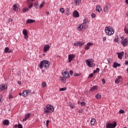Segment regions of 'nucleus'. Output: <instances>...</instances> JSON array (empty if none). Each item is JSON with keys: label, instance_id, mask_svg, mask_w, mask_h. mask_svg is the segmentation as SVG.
I'll return each instance as SVG.
<instances>
[{"label": "nucleus", "instance_id": "1", "mask_svg": "<svg viewBox=\"0 0 128 128\" xmlns=\"http://www.w3.org/2000/svg\"><path fill=\"white\" fill-rule=\"evenodd\" d=\"M50 61L48 60H43L40 62L39 68L41 70H42L44 68L45 70H48L50 68Z\"/></svg>", "mask_w": 128, "mask_h": 128}, {"label": "nucleus", "instance_id": "2", "mask_svg": "<svg viewBox=\"0 0 128 128\" xmlns=\"http://www.w3.org/2000/svg\"><path fill=\"white\" fill-rule=\"evenodd\" d=\"M54 106L50 104H48L44 108V112L46 114H52L54 112Z\"/></svg>", "mask_w": 128, "mask_h": 128}, {"label": "nucleus", "instance_id": "3", "mask_svg": "<svg viewBox=\"0 0 128 128\" xmlns=\"http://www.w3.org/2000/svg\"><path fill=\"white\" fill-rule=\"evenodd\" d=\"M105 32L107 36H112V34H114V28L110 26H106L105 28Z\"/></svg>", "mask_w": 128, "mask_h": 128}, {"label": "nucleus", "instance_id": "4", "mask_svg": "<svg viewBox=\"0 0 128 128\" xmlns=\"http://www.w3.org/2000/svg\"><path fill=\"white\" fill-rule=\"evenodd\" d=\"M106 128H114L116 126V122H114V123H109L106 124Z\"/></svg>", "mask_w": 128, "mask_h": 128}, {"label": "nucleus", "instance_id": "5", "mask_svg": "<svg viewBox=\"0 0 128 128\" xmlns=\"http://www.w3.org/2000/svg\"><path fill=\"white\" fill-rule=\"evenodd\" d=\"M34 0H28L26 2V4H28V8H32V6H34V3H32V2H34Z\"/></svg>", "mask_w": 128, "mask_h": 128}, {"label": "nucleus", "instance_id": "6", "mask_svg": "<svg viewBox=\"0 0 128 128\" xmlns=\"http://www.w3.org/2000/svg\"><path fill=\"white\" fill-rule=\"evenodd\" d=\"M121 44L123 46H126L128 44V38H125L121 42Z\"/></svg>", "mask_w": 128, "mask_h": 128}, {"label": "nucleus", "instance_id": "7", "mask_svg": "<svg viewBox=\"0 0 128 128\" xmlns=\"http://www.w3.org/2000/svg\"><path fill=\"white\" fill-rule=\"evenodd\" d=\"M86 64H88V66L90 68H92V66H94V64L92 62H90V59H87L86 60Z\"/></svg>", "mask_w": 128, "mask_h": 128}, {"label": "nucleus", "instance_id": "8", "mask_svg": "<svg viewBox=\"0 0 128 128\" xmlns=\"http://www.w3.org/2000/svg\"><path fill=\"white\" fill-rule=\"evenodd\" d=\"M76 58L74 54H69L68 56V62H72V60Z\"/></svg>", "mask_w": 128, "mask_h": 128}, {"label": "nucleus", "instance_id": "9", "mask_svg": "<svg viewBox=\"0 0 128 128\" xmlns=\"http://www.w3.org/2000/svg\"><path fill=\"white\" fill-rule=\"evenodd\" d=\"M84 44V42H76L74 44V46H82L83 44Z\"/></svg>", "mask_w": 128, "mask_h": 128}, {"label": "nucleus", "instance_id": "10", "mask_svg": "<svg viewBox=\"0 0 128 128\" xmlns=\"http://www.w3.org/2000/svg\"><path fill=\"white\" fill-rule=\"evenodd\" d=\"M73 18H80V13L77 10H74L72 14Z\"/></svg>", "mask_w": 128, "mask_h": 128}, {"label": "nucleus", "instance_id": "11", "mask_svg": "<svg viewBox=\"0 0 128 128\" xmlns=\"http://www.w3.org/2000/svg\"><path fill=\"white\" fill-rule=\"evenodd\" d=\"M62 74L64 76V78H70V74L66 72L62 71Z\"/></svg>", "mask_w": 128, "mask_h": 128}, {"label": "nucleus", "instance_id": "12", "mask_svg": "<svg viewBox=\"0 0 128 128\" xmlns=\"http://www.w3.org/2000/svg\"><path fill=\"white\" fill-rule=\"evenodd\" d=\"M117 54L118 56V58L122 60V56H124V52H117Z\"/></svg>", "mask_w": 128, "mask_h": 128}, {"label": "nucleus", "instance_id": "13", "mask_svg": "<svg viewBox=\"0 0 128 128\" xmlns=\"http://www.w3.org/2000/svg\"><path fill=\"white\" fill-rule=\"evenodd\" d=\"M50 48V45L49 44H46L44 46V52H46Z\"/></svg>", "mask_w": 128, "mask_h": 128}, {"label": "nucleus", "instance_id": "14", "mask_svg": "<svg viewBox=\"0 0 128 128\" xmlns=\"http://www.w3.org/2000/svg\"><path fill=\"white\" fill-rule=\"evenodd\" d=\"M8 88V86H6L4 84H2L0 86V90H6Z\"/></svg>", "mask_w": 128, "mask_h": 128}, {"label": "nucleus", "instance_id": "15", "mask_svg": "<svg viewBox=\"0 0 128 128\" xmlns=\"http://www.w3.org/2000/svg\"><path fill=\"white\" fill-rule=\"evenodd\" d=\"M33 22H36V20H32V19H28L26 21V24H33Z\"/></svg>", "mask_w": 128, "mask_h": 128}, {"label": "nucleus", "instance_id": "16", "mask_svg": "<svg viewBox=\"0 0 128 128\" xmlns=\"http://www.w3.org/2000/svg\"><path fill=\"white\" fill-rule=\"evenodd\" d=\"M90 46H92V42H88L87 44V45L85 46V50H88L90 49Z\"/></svg>", "mask_w": 128, "mask_h": 128}, {"label": "nucleus", "instance_id": "17", "mask_svg": "<svg viewBox=\"0 0 128 128\" xmlns=\"http://www.w3.org/2000/svg\"><path fill=\"white\" fill-rule=\"evenodd\" d=\"M98 86H94L90 88V92H94V90H98Z\"/></svg>", "mask_w": 128, "mask_h": 128}, {"label": "nucleus", "instance_id": "18", "mask_svg": "<svg viewBox=\"0 0 128 128\" xmlns=\"http://www.w3.org/2000/svg\"><path fill=\"white\" fill-rule=\"evenodd\" d=\"M30 92V90H25L24 92H22V96H28V93Z\"/></svg>", "mask_w": 128, "mask_h": 128}, {"label": "nucleus", "instance_id": "19", "mask_svg": "<svg viewBox=\"0 0 128 128\" xmlns=\"http://www.w3.org/2000/svg\"><path fill=\"white\" fill-rule=\"evenodd\" d=\"M112 66L114 68H116L118 66H120V64L114 62Z\"/></svg>", "mask_w": 128, "mask_h": 128}, {"label": "nucleus", "instance_id": "20", "mask_svg": "<svg viewBox=\"0 0 128 128\" xmlns=\"http://www.w3.org/2000/svg\"><path fill=\"white\" fill-rule=\"evenodd\" d=\"M96 11L98 12H100L102 10V8L100 6H97L96 8Z\"/></svg>", "mask_w": 128, "mask_h": 128}, {"label": "nucleus", "instance_id": "21", "mask_svg": "<svg viewBox=\"0 0 128 128\" xmlns=\"http://www.w3.org/2000/svg\"><path fill=\"white\" fill-rule=\"evenodd\" d=\"M78 30L80 32L82 29H84V26H82V24H80L78 25L77 27Z\"/></svg>", "mask_w": 128, "mask_h": 128}, {"label": "nucleus", "instance_id": "22", "mask_svg": "<svg viewBox=\"0 0 128 128\" xmlns=\"http://www.w3.org/2000/svg\"><path fill=\"white\" fill-rule=\"evenodd\" d=\"M3 124L4 126H8L10 124V121L8 120H5L3 122Z\"/></svg>", "mask_w": 128, "mask_h": 128}, {"label": "nucleus", "instance_id": "23", "mask_svg": "<svg viewBox=\"0 0 128 128\" xmlns=\"http://www.w3.org/2000/svg\"><path fill=\"white\" fill-rule=\"evenodd\" d=\"M4 52H6V54H10V48L6 47L4 49Z\"/></svg>", "mask_w": 128, "mask_h": 128}, {"label": "nucleus", "instance_id": "24", "mask_svg": "<svg viewBox=\"0 0 128 128\" xmlns=\"http://www.w3.org/2000/svg\"><path fill=\"white\" fill-rule=\"evenodd\" d=\"M110 6V4H106L104 8V12H107L108 9V8Z\"/></svg>", "mask_w": 128, "mask_h": 128}, {"label": "nucleus", "instance_id": "25", "mask_svg": "<svg viewBox=\"0 0 128 128\" xmlns=\"http://www.w3.org/2000/svg\"><path fill=\"white\" fill-rule=\"evenodd\" d=\"M34 8H38V2H34Z\"/></svg>", "mask_w": 128, "mask_h": 128}, {"label": "nucleus", "instance_id": "26", "mask_svg": "<svg viewBox=\"0 0 128 128\" xmlns=\"http://www.w3.org/2000/svg\"><path fill=\"white\" fill-rule=\"evenodd\" d=\"M118 36H116L115 39L114 40V42H117L118 44H120V41L118 40Z\"/></svg>", "mask_w": 128, "mask_h": 128}, {"label": "nucleus", "instance_id": "27", "mask_svg": "<svg viewBox=\"0 0 128 128\" xmlns=\"http://www.w3.org/2000/svg\"><path fill=\"white\" fill-rule=\"evenodd\" d=\"M22 34L24 36H28V31L26 30H24L22 31Z\"/></svg>", "mask_w": 128, "mask_h": 128}, {"label": "nucleus", "instance_id": "28", "mask_svg": "<svg viewBox=\"0 0 128 128\" xmlns=\"http://www.w3.org/2000/svg\"><path fill=\"white\" fill-rule=\"evenodd\" d=\"M96 98H97V100H100V99L102 98V95H100V94H97L96 96Z\"/></svg>", "mask_w": 128, "mask_h": 128}, {"label": "nucleus", "instance_id": "29", "mask_svg": "<svg viewBox=\"0 0 128 128\" xmlns=\"http://www.w3.org/2000/svg\"><path fill=\"white\" fill-rule=\"evenodd\" d=\"M16 8H18V5L16 4H14L13 6V10L14 12H16Z\"/></svg>", "mask_w": 128, "mask_h": 128}, {"label": "nucleus", "instance_id": "30", "mask_svg": "<svg viewBox=\"0 0 128 128\" xmlns=\"http://www.w3.org/2000/svg\"><path fill=\"white\" fill-rule=\"evenodd\" d=\"M80 0H75L74 3L76 6H78L80 4Z\"/></svg>", "mask_w": 128, "mask_h": 128}, {"label": "nucleus", "instance_id": "31", "mask_svg": "<svg viewBox=\"0 0 128 128\" xmlns=\"http://www.w3.org/2000/svg\"><path fill=\"white\" fill-rule=\"evenodd\" d=\"M96 122V119L92 118L90 120L91 124L93 125Z\"/></svg>", "mask_w": 128, "mask_h": 128}, {"label": "nucleus", "instance_id": "32", "mask_svg": "<svg viewBox=\"0 0 128 128\" xmlns=\"http://www.w3.org/2000/svg\"><path fill=\"white\" fill-rule=\"evenodd\" d=\"M42 88H46V82H42Z\"/></svg>", "mask_w": 128, "mask_h": 128}, {"label": "nucleus", "instance_id": "33", "mask_svg": "<svg viewBox=\"0 0 128 128\" xmlns=\"http://www.w3.org/2000/svg\"><path fill=\"white\" fill-rule=\"evenodd\" d=\"M25 118H26L27 119L30 118V113H28L25 115Z\"/></svg>", "mask_w": 128, "mask_h": 128}, {"label": "nucleus", "instance_id": "34", "mask_svg": "<svg viewBox=\"0 0 128 128\" xmlns=\"http://www.w3.org/2000/svg\"><path fill=\"white\" fill-rule=\"evenodd\" d=\"M82 26H83V29L87 28H88V24H82Z\"/></svg>", "mask_w": 128, "mask_h": 128}, {"label": "nucleus", "instance_id": "35", "mask_svg": "<svg viewBox=\"0 0 128 128\" xmlns=\"http://www.w3.org/2000/svg\"><path fill=\"white\" fill-rule=\"evenodd\" d=\"M124 32L125 34H128V29L126 28V26H124Z\"/></svg>", "mask_w": 128, "mask_h": 128}, {"label": "nucleus", "instance_id": "36", "mask_svg": "<svg viewBox=\"0 0 128 128\" xmlns=\"http://www.w3.org/2000/svg\"><path fill=\"white\" fill-rule=\"evenodd\" d=\"M98 72H100V68H96V69L93 72V74H96Z\"/></svg>", "mask_w": 128, "mask_h": 128}, {"label": "nucleus", "instance_id": "37", "mask_svg": "<svg viewBox=\"0 0 128 128\" xmlns=\"http://www.w3.org/2000/svg\"><path fill=\"white\" fill-rule=\"evenodd\" d=\"M64 90H66V87L64 88H60V92H64Z\"/></svg>", "mask_w": 128, "mask_h": 128}, {"label": "nucleus", "instance_id": "38", "mask_svg": "<svg viewBox=\"0 0 128 128\" xmlns=\"http://www.w3.org/2000/svg\"><path fill=\"white\" fill-rule=\"evenodd\" d=\"M69 106H70V108H76L74 105H72V103H70V102L69 103Z\"/></svg>", "mask_w": 128, "mask_h": 128}, {"label": "nucleus", "instance_id": "39", "mask_svg": "<svg viewBox=\"0 0 128 128\" xmlns=\"http://www.w3.org/2000/svg\"><path fill=\"white\" fill-rule=\"evenodd\" d=\"M28 11V8H24V9H23V12H26Z\"/></svg>", "mask_w": 128, "mask_h": 128}, {"label": "nucleus", "instance_id": "40", "mask_svg": "<svg viewBox=\"0 0 128 128\" xmlns=\"http://www.w3.org/2000/svg\"><path fill=\"white\" fill-rule=\"evenodd\" d=\"M86 102H80V106H86Z\"/></svg>", "mask_w": 128, "mask_h": 128}, {"label": "nucleus", "instance_id": "41", "mask_svg": "<svg viewBox=\"0 0 128 128\" xmlns=\"http://www.w3.org/2000/svg\"><path fill=\"white\" fill-rule=\"evenodd\" d=\"M44 6V2H43L40 6V8H42Z\"/></svg>", "mask_w": 128, "mask_h": 128}, {"label": "nucleus", "instance_id": "42", "mask_svg": "<svg viewBox=\"0 0 128 128\" xmlns=\"http://www.w3.org/2000/svg\"><path fill=\"white\" fill-rule=\"evenodd\" d=\"M115 84H120V80L118 78H116L115 80Z\"/></svg>", "mask_w": 128, "mask_h": 128}, {"label": "nucleus", "instance_id": "43", "mask_svg": "<svg viewBox=\"0 0 128 128\" xmlns=\"http://www.w3.org/2000/svg\"><path fill=\"white\" fill-rule=\"evenodd\" d=\"M60 12H62V14H64V8H60Z\"/></svg>", "mask_w": 128, "mask_h": 128}, {"label": "nucleus", "instance_id": "44", "mask_svg": "<svg viewBox=\"0 0 128 128\" xmlns=\"http://www.w3.org/2000/svg\"><path fill=\"white\" fill-rule=\"evenodd\" d=\"M119 113L120 114H124V110L121 109L120 110Z\"/></svg>", "mask_w": 128, "mask_h": 128}, {"label": "nucleus", "instance_id": "45", "mask_svg": "<svg viewBox=\"0 0 128 128\" xmlns=\"http://www.w3.org/2000/svg\"><path fill=\"white\" fill-rule=\"evenodd\" d=\"M66 14L67 16H69L70 14V11L68 10V8H67L66 9Z\"/></svg>", "mask_w": 128, "mask_h": 128}, {"label": "nucleus", "instance_id": "46", "mask_svg": "<svg viewBox=\"0 0 128 128\" xmlns=\"http://www.w3.org/2000/svg\"><path fill=\"white\" fill-rule=\"evenodd\" d=\"M17 74H18V76H22V72L20 71V70L18 71L17 72Z\"/></svg>", "mask_w": 128, "mask_h": 128}, {"label": "nucleus", "instance_id": "47", "mask_svg": "<svg viewBox=\"0 0 128 128\" xmlns=\"http://www.w3.org/2000/svg\"><path fill=\"white\" fill-rule=\"evenodd\" d=\"M80 76V74L75 73L74 74V76Z\"/></svg>", "mask_w": 128, "mask_h": 128}, {"label": "nucleus", "instance_id": "48", "mask_svg": "<svg viewBox=\"0 0 128 128\" xmlns=\"http://www.w3.org/2000/svg\"><path fill=\"white\" fill-rule=\"evenodd\" d=\"M91 16L92 18H96V14H94V13H92Z\"/></svg>", "mask_w": 128, "mask_h": 128}, {"label": "nucleus", "instance_id": "49", "mask_svg": "<svg viewBox=\"0 0 128 128\" xmlns=\"http://www.w3.org/2000/svg\"><path fill=\"white\" fill-rule=\"evenodd\" d=\"M18 128H22V124H18Z\"/></svg>", "mask_w": 128, "mask_h": 128}, {"label": "nucleus", "instance_id": "50", "mask_svg": "<svg viewBox=\"0 0 128 128\" xmlns=\"http://www.w3.org/2000/svg\"><path fill=\"white\" fill-rule=\"evenodd\" d=\"M94 76V74H89L88 76V78H92Z\"/></svg>", "mask_w": 128, "mask_h": 128}, {"label": "nucleus", "instance_id": "51", "mask_svg": "<svg viewBox=\"0 0 128 128\" xmlns=\"http://www.w3.org/2000/svg\"><path fill=\"white\" fill-rule=\"evenodd\" d=\"M86 22H88V20L86 19H84L83 23L82 24H86Z\"/></svg>", "mask_w": 128, "mask_h": 128}, {"label": "nucleus", "instance_id": "52", "mask_svg": "<svg viewBox=\"0 0 128 128\" xmlns=\"http://www.w3.org/2000/svg\"><path fill=\"white\" fill-rule=\"evenodd\" d=\"M102 84H106V80L104 79H102Z\"/></svg>", "mask_w": 128, "mask_h": 128}, {"label": "nucleus", "instance_id": "53", "mask_svg": "<svg viewBox=\"0 0 128 128\" xmlns=\"http://www.w3.org/2000/svg\"><path fill=\"white\" fill-rule=\"evenodd\" d=\"M70 76H72V74H74V71L70 70Z\"/></svg>", "mask_w": 128, "mask_h": 128}, {"label": "nucleus", "instance_id": "54", "mask_svg": "<svg viewBox=\"0 0 128 128\" xmlns=\"http://www.w3.org/2000/svg\"><path fill=\"white\" fill-rule=\"evenodd\" d=\"M24 38H25V40H28V35H24Z\"/></svg>", "mask_w": 128, "mask_h": 128}, {"label": "nucleus", "instance_id": "55", "mask_svg": "<svg viewBox=\"0 0 128 128\" xmlns=\"http://www.w3.org/2000/svg\"><path fill=\"white\" fill-rule=\"evenodd\" d=\"M128 53H125V54H124L125 58H128Z\"/></svg>", "mask_w": 128, "mask_h": 128}, {"label": "nucleus", "instance_id": "56", "mask_svg": "<svg viewBox=\"0 0 128 128\" xmlns=\"http://www.w3.org/2000/svg\"><path fill=\"white\" fill-rule=\"evenodd\" d=\"M49 122H50V120H47L46 122V126H48Z\"/></svg>", "mask_w": 128, "mask_h": 128}, {"label": "nucleus", "instance_id": "57", "mask_svg": "<svg viewBox=\"0 0 128 128\" xmlns=\"http://www.w3.org/2000/svg\"><path fill=\"white\" fill-rule=\"evenodd\" d=\"M106 37L104 36L103 37V42H106Z\"/></svg>", "mask_w": 128, "mask_h": 128}, {"label": "nucleus", "instance_id": "58", "mask_svg": "<svg viewBox=\"0 0 128 128\" xmlns=\"http://www.w3.org/2000/svg\"><path fill=\"white\" fill-rule=\"evenodd\" d=\"M124 64L126 66H128V60H126V62H124Z\"/></svg>", "mask_w": 128, "mask_h": 128}, {"label": "nucleus", "instance_id": "59", "mask_svg": "<svg viewBox=\"0 0 128 128\" xmlns=\"http://www.w3.org/2000/svg\"><path fill=\"white\" fill-rule=\"evenodd\" d=\"M66 77H64V78H62V77L61 78V80H66Z\"/></svg>", "mask_w": 128, "mask_h": 128}, {"label": "nucleus", "instance_id": "60", "mask_svg": "<svg viewBox=\"0 0 128 128\" xmlns=\"http://www.w3.org/2000/svg\"><path fill=\"white\" fill-rule=\"evenodd\" d=\"M26 120H28V118H24L23 120H22V122H26Z\"/></svg>", "mask_w": 128, "mask_h": 128}, {"label": "nucleus", "instance_id": "61", "mask_svg": "<svg viewBox=\"0 0 128 128\" xmlns=\"http://www.w3.org/2000/svg\"><path fill=\"white\" fill-rule=\"evenodd\" d=\"M12 22V18H9L8 19V22Z\"/></svg>", "mask_w": 128, "mask_h": 128}, {"label": "nucleus", "instance_id": "62", "mask_svg": "<svg viewBox=\"0 0 128 128\" xmlns=\"http://www.w3.org/2000/svg\"><path fill=\"white\" fill-rule=\"evenodd\" d=\"M82 112H84V110L81 109L80 110L78 111V112H80L82 114Z\"/></svg>", "mask_w": 128, "mask_h": 128}, {"label": "nucleus", "instance_id": "63", "mask_svg": "<svg viewBox=\"0 0 128 128\" xmlns=\"http://www.w3.org/2000/svg\"><path fill=\"white\" fill-rule=\"evenodd\" d=\"M9 98H12V96L10 94V95H9Z\"/></svg>", "mask_w": 128, "mask_h": 128}, {"label": "nucleus", "instance_id": "64", "mask_svg": "<svg viewBox=\"0 0 128 128\" xmlns=\"http://www.w3.org/2000/svg\"><path fill=\"white\" fill-rule=\"evenodd\" d=\"M18 84H21L22 82L20 81H18Z\"/></svg>", "mask_w": 128, "mask_h": 128}]
</instances>
